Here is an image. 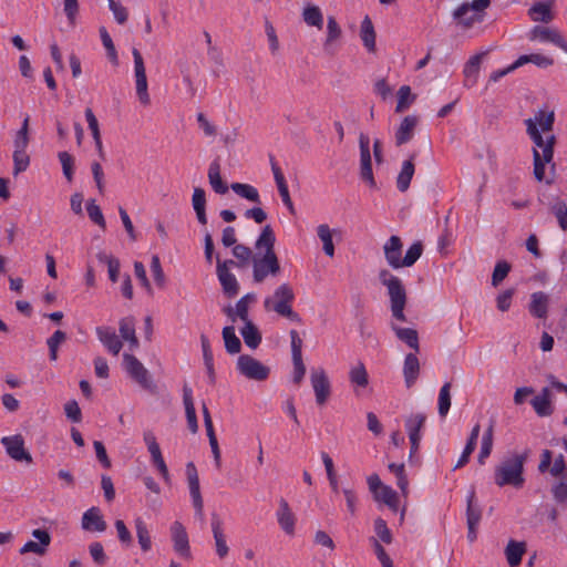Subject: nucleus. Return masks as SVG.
<instances>
[{
  "instance_id": "obj_17",
  "label": "nucleus",
  "mask_w": 567,
  "mask_h": 567,
  "mask_svg": "<svg viewBox=\"0 0 567 567\" xmlns=\"http://www.w3.org/2000/svg\"><path fill=\"white\" fill-rule=\"evenodd\" d=\"M32 536L38 539V542L29 540L19 550L21 555L33 553L39 556H43L48 551V547L51 544V535L45 529H34L32 530Z\"/></svg>"
},
{
  "instance_id": "obj_27",
  "label": "nucleus",
  "mask_w": 567,
  "mask_h": 567,
  "mask_svg": "<svg viewBox=\"0 0 567 567\" xmlns=\"http://www.w3.org/2000/svg\"><path fill=\"white\" fill-rule=\"evenodd\" d=\"M183 402L185 405V413L189 431L195 434L198 432V422L196 416V410L192 396V390L187 385L183 388Z\"/></svg>"
},
{
  "instance_id": "obj_8",
  "label": "nucleus",
  "mask_w": 567,
  "mask_h": 567,
  "mask_svg": "<svg viewBox=\"0 0 567 567\" xmlns=\"http://www.w3.org/2000/svg\"><path fill=\"white\" fill-rule=\"evenodd\" d=\"M123 363L126 372L136 383L151 393H156L157 388L148 370L136 357L130 353H124Z\"/></svg>"
},
{
  "instance_id": "obj_36",
  "label": "nucleus",
  "mask_w": 567,
  "mask_h": 567,
  "mask_svg": "<svg viewBox=\"0 0 567 567\" xmlns=\"http://www.w3.org/2000/svg\"><path fill=\"white\" fill-rule=\"evenodd\" d=\"M223 291L227 297H235L239 291V284L231 271L216 270Z\"/></svg>"
},
{
  "instance_id": "obj_18",
  "label": "nucleus",
  "mask_w": 567,
  "mask_h": 567,
  "mask_svg": "<svg viewBox=\"0 0 567 567\" xmlns=\"http://www.w3.org/2000/svg\"><path fill=\"white\" fill-rule=\"evenodd\" d=\"M173 546L176 553L185 558L190 557L188 535L181 522H174L171 526Z\"/></svg>"
},
{
  "instance_id": "obj_31",
  "label": "nucleus",
  "mask_w": 567,
  "mask_h": 567,
  "mask_svg": "<svg viewBox=\"0 0 567 567\" xmlns=\"http://www.w3.org/2000/svg\"><path fill=\"white\" fill-rule=\"evenodd\" d=\"M526 553V543L509 540L505 547V556L511 567H516L520 564L524 554Z\"/></svg>"
},
{
  "instance_id": "obj_54",
  "label": "nucleus",
  "mask_w": 567,
  "mask_h": 567,
  "mask_svg": "<svg viewBox=\"0 0 567 567\" xmlns=\"http://www.w3.org/2000/svg\"><path fill=\"white\" fill-rule=\"evenodd\" d=\"M341 28L339 27L334 17H328L327 21V38L324 42V48L328 49L334 41L339 40L341 37Z\"/></svg>"
},
{
  "instance_id": "obj_10",
  "label": "nucleus",
  "mask_w": 567,
  "mask_h": 567,
  "mask_svg": "<svg viewBox=\"0 0 567 567\" xmlns=\"http://www.w3.org/2000/svg\"><path fill=\"white\" fill-rule=\"evenodd\" d=\"M132 55L134 59V76H135V87L138 101L142 105L146 106L151 103V97L148 94V84L146 78V70L144 64V59L141 52L133 48Z\"/></svg>"
},
{
  "instance_id": "obj_16",
  "label": "nucleus",
  "mask_w": 567,
  "mask_h": 567,
  "mask_svg": "<svg viewBox=\"0 0 567 567\" xmlns=\"http://www.w3.org/2000/svg\"><path fill=\"white\" fill-rule=\"evenodd\" d=\"M187 482L193 499V506L196 515L202 518L204 514V501L200 494L199 477L194 463L189 462L186 465Z\"/></svg>"
},
{
  "instance_id": "obj_5",
  "label": "nucleus",
  "mask_w": 567,
  "mask_h": 567,
  "mask_svg": "<svg viewBox=\"0 0 567 567\" xmlns=\"http://www.w3.org/2000/svg\"><path fill=\"white\" fill-rule=\"evenodd\" d=\"M544 140L543 152L533 148V173L537 182H545L547 185H550L554 183L555 163H553V158L556 137L550 134Z\"/></svg>"
},
{
  "instance_id": "obj_3",
  "label": "nucleus",
  "mask_w": 567,
  "mask_h": 567,
  "mask_svg": "<svg viewBox=\"0 0 567 567\" xmlns=\"http://www.w3.org/2000/svg\"><path fill=\"white\" fill-rule=\"evenodd\" d=\"M378 279L386 288L393 319L405 322L404 309L408 303V292L403 281L385 268L379 271Z\"/></svg>"
},
{
  "instance_id": "obj_11",
  "label": "nucleus",
  "mask_w": 567,
  "mask_h": 567,
  "mask_svg": "<svg viewBox=\"0 0 567 567\" xmlns=\"http://www.w3.org/2000/svg\"><path fill=\"white\" fill-rule=\"evenodd\" d=\"M210 530L214 539L215 553L219 559H225L230 550L227 544L228 536L221 517L216 513H213L210 517Z\"/></svg>"
},
{
  "instance_id": "obj_47",
  "label": "nucleus",
  "mask_w": 567,
  "mask_h": 567,
  "mask_svg": "<svg viewBox=\"0 0 567 567\" xmlns=\"http://www.w3.org/2000/svg\"><path fill=\"white\" fill-rule=\"evenodd\" d=\"M230 188L240 197L246 198L252 203L260 204V196L258 190L249 185L243 183H233Z\"/></svg>"
},
{
  "instance_id": "obj_41",
  "label": "nucleus",
  "mask_w": 567,
  "mask_h": 567,
  "mask_svg": "<svg viewBox=\"0 0 567 567\" xmlns=\"http://www.w3.org/2000/svg\"><path fill=\"white\" fill-rule=\"evenodd\" d=\"M494 421H491L488 427L483 434L481 450L477 457L480 464H485V460L491 455L493 450Z\"/></svg>"
},
{
  "instance_id": "obj_48",
  "label": "nucleus",
  "mask_w": 567,
  "mask_h": 567,
  "mask_svg": "<svg viewBox=\"0 0 567 567\" xmlns=\"http://www.w3.org/2000/svg\"><path fill=\"white\" fill-rule=\"evenodd\" d=\"M302 18L305 22L310 27H316L319 30L322 29L323 24V16L319 7L317 6H307L303 9Z\"/></svg>"
},
{
  "instance_id": "obj_62",
  "label": "nucleus",
  "mask_w": 567,
  "mask_h": 567,
  "mask_svg": "<svg viewBox=\"0 0 567 567\" xmlns=\"http://www.w3.org/2000/svg\"><path fill=\"white\" fill-rule=\"evenodd\" d=\"M549 474L554 478L567 476V464L565 462V457L563 454H559L554 460V462L551 463V466L549 468Z\"/></svg>"
},
{
  "instance_id": "obj_45",
  "label": "nucleus",
  "mask_w": 567,
  "mask_h": 567,
  "mask_svg": "<svg viewBox=\"0 0 567 567\" xmlns=\"http://www.w3.org/2000/svg\"><path fill=\"white\" fill-rule=\"evenodd\" d=\"M482 517L480 506L475 503V492L472 491L467 496L466 520L467 527L477 526Z\"/></svg>"
},
{
  "instance_id": "obj_20",
  "label": "nucleus",
  "mask_w": 567,
  "mask_h": 567,
  "mask_svg": "<svg viewBox=\"0 0 567 567\" xmlns=\"http://www.w3.org/2000/svg\"><path fill=\"white\" fill-rule=\"evenodd\" d=\"M419 116L406 115L401 121L398 130L395 131V145L401 146L406 144L413 138L414 130L419 124Z\"/></svg>"
},
{
  "instance_id": "obj_61",
  "label": "nucleus",
  "mask_w": 567,
  "mask_h": 567,
  "mask_svg": "<svg viewBox=\"0 0 567 567\" xmlns=\"http://www.w3.org/2000/svg\"><path fill=\"white\" fill-rule=\"evenodd\" d=\"M378 501L384 502L390 508L395 511L398 508V495L395 491H393L391 487L384 485L379 491V498Z\"/></svg>"
},
{
  "instance_id": "obj_51",
  "label": "nucleus",
  "mask_w": 567,
  "mask_h": 567,
  "mask_svg": "<svg viewBox=\"0 0 567 567\" xmlns=\"http://www.w3.org/2000/svg\"><path fill=\"white\" fill-rule=\"evenodd\" d=\"M423 245L421 241L412 244L405 252V256L401 259V268L413 266L419 258L422 256Z\"/></svg>"
},
{
  "instance_id": "obj_14",
  "label": "nucleus",
  "mask_w": 567,
  "mask_h": 567,
  "mask_svg": "<svg viewBox=\"0 0 567 567\" xmlns=\"http://www.w3.org/2000/svg\"><path fill=\"white\" fill-rule=\"evenodd\" d=\"M359 147H360V176L371 187L375 186V181L372 172L371 153H370V140L364 133L359 135Z\"/></svg>"
},
{
  "instance_id": "obj_2",
  "label": "nucleus",
  "mask_w": 567,
  "mask_h": 567,
  "mask_svg": "<svg viewBox=\"0 0 567 567\" xmlns=\"http://www.w3.org/2000/svg\"><path fill=\"white\" fill-rule=\"evenodd\" d=\"M528 456V450L506 454L494 468V483L498 487L522 488L525 484L524 467Z\"/></svg>"
},
{
  "instance_id": "obj_7",
  "label": "nucleus",
  "mask_w": 567,
  "mask_h": 567,
  "mask_svg": "<svg viewBox=\"0 0 567 567\" xmlns=\"http://www.w3.org/2000/svg\"><path fill=\"white\" fill-rule=\"evenodd\" d=\"M554 120H555L554 112L553 111L546 112L544 110H538L535 113L534 117H529V118L525 120L527 134L529 135V137L532 138L534 144L536 145L535 148L539 150L540 152H543V147L545 145L544 144L545 140L542 136V134L538 130V126L540 127V130L544 133L549 132L553 130Z\"/></svg>"
},
{
  "instance_id": "obj_58",
  "label": "nucleus",
  "mask_w": 567,
  "mask_h": 567,
  "mask_svg": "<svg viewBox=\"0 0 567 567\" xmlns=\"http://www.w3.org/2000/svg\"><path fill=\"white\" fill-rule=\"evenodd\" d=\"M550 212L556 216L561 230H567V205L563 200H558L550 206Z\"/></svg>"
},
{
  "instance_id": "obj_21",
  "label": "nucleus",
  "mask_w": 567,
  "mask_h": 567,
  "mask_svg": "<svg viewBox=\"0 0 567 567\" xmlns=\"http://www.w3.org/2000/svg\"><path fill=\"white\" fill-rule=\"evenodd\" d=\"M95 333L100 342L114 355H117L123 347V342L112 328L97 327Z\"/></svg>"
},
{
  "instance_id": "obj_49",
  "label": "nucleus",
  "mask_w": 567,
  "mask_h": 567,
  "mask_svg": "<svg viewBox=\"0 0 567 567\" xmlns=\"http://www.w3.org/2000/svg\"><path fill=\"white\" fill-rule=\"evenodd\" d=\"M231 252L238 260V268H246L250 262L252 264V258H255L252 250L243 244H236Z\"/></svg>"
},
{
  "instance_id": "obj_35",
  "label": "nucleus",
  "mask_w": 567,
  "mask_h": 567,
  "mask_svg": "<svg viewBox=\"0 0 567 567\" xmlns=\"http://www.w3.org/2000/svg\"><path fill=\"white\" fill-rule=\"evenodd\" d=\"M414 158L415 154H412L408 161L403 162L402 169L396 177V186L400 192H406L410 187L411 179L414 175Z\"/></svg>"
},
{
  "instance_id": "obj_56",
  "label": "nucleus",
  "mask_w": 567,
  "mask_h": 567,
  "mask_svg": "<svg viewBox=\"0 0 567 567\" xmlns=\"http://www.w3.org/2000/svg\"><path fill=\"white\" fill-rule=\"evenodd\" d=\"M530 404L534 408V410L538 416H549L554 413L551 400H546V399H542L539 396H535L530 401Z\"/></svg>"
},
{
  "instance_id": "obj_50",
  "label": "nucleus",
  "mask_w": 567,
  "mask_h": 567,
  "mask_svg": "<svg viewBox=\"0 0 567 567\" xmlns=\"http://www.w3.org/2000/svg\"><path fill=\"white\" fill-rule=\"evenodd\" d=\"M147 450L151 454L154 465L157 467V470L161 473V475L163 476V478L165 481H168L169 480L168 468L163 458L158 443L156 445H152V446L147 447Z\"/></svg>"
},
{
  "instance_id": "obj_1",
  "label": "nucleus",
  "mask_w": 567,
  "mask_h": 567,
  "mask_svg": "<svg viewBox=\"0 0 567 567\" xmlns=\"http://www.w3.org/2000/svg\"><path fill=\"white\" fill-rule=\"evenodd\" d=\"M276 237L270 225H266L256 240L255 247L259 251L252 258V278L257 284L267 277H277L281 272L278 256L275 252Z\"/></svg>"
},
{
  "instance_id": "obj_40",
  "label": "nucleus",
  "mask_w": 567,
  "mask_h": 567,
  "mask_svg": "<svg viewBox=\"0 0 567 567\" xmlns=\"http://www.w3.org/2000/svg\"><path fill=\"white\" fill-rule=\"evenodd\" d=\"M118 330H120L121 338L123 340L127 341L131 344V347H133V348L138 347V340L135 334L134 318H132V317L123 318L120 321Z\"/></svg>"
},
{
  "instance_id": "obj_32",
  "label": "nucleus",
  "mask_w": 567,
  "mask_h": 567,
  "mask_svg": "<svg viewBox=\"0 0 567 567\" xmlns=\"http://www.w3.org/2000/svg\"><path fill=\"white\" fill-rule=\"evenodd\" d=\"M425 422L426 415L422 412L412 413L405 419V429L408 431L410 441L421 439L420 431L424 426Z\"/></svg>"
},
{
  "instance_id": "obj_30",
  "label": "nucleus",
  "mask_w": 567,
  "mask_h": 567,
  "mask_svg": "<svg viewBox=\"0 0 567 567\" xmlns=\"http://www.w3.org/2000/svg\"><path fill=\"white\" fill-rule=\"evenodd\" d=\"M375 38L377 34L373 23L371 19L368 16H365L360 27V39L363 45L367 48V50L371 53H374L377 51Z\"/></svg>"
},
{
  "instance_id": "obj_53",
  "label": "nucleus",
  "mask_w": 567,
  "mask_h": 567,
  "mask_svg": "<svg viewBox=\"0 0 567 567\" xmlns=\"http://www.w3.org/2000/svg\"><path fill=\"white\" fill-rule=\"evenodd\" d=\"M30 164V157L25 152V148H14L13 152V175L17 176L21 172H24Z\"/></svg>"
},
{
  "instance_id": "obj_39",
  "label": "nucleus",
  "mask_w": 567,
  "mask_h": 567,
  "mask_svg": "<svg viewBox=\"0 0 567 567\" xmlns=\"http://www.w3.org/2000/svg\"><path fill=\"white\" fill-rule=\"evenodd\" d=\"M240 333L246 346L250 349H256L261 342V333L252 321L245 322Z\"/></svg>"
},
{
  "instance_id": "obj_44",
  "label": "nucleus",
  "mask_w": 567,
  "mask_h": 567,
  "mask_svg": "<svg viewBox=\"0 0 567 567\" xmlns=\"http://www.w3.org/2000/svg\"><path fill=\"white\" fill-rule=\"evenodd\" d=\"M223 339L226 351L230 354L239 353L241 349V342L235 333L234 326H227L223 329Z\"/></svg>"
},
{
  "instance_id": "obj_43",
  "label": "nucleus",
  "mask_w": 567,
  "mask_h": 567,
  "mask_svg": "<svg viewBox=\"0 0 567 567\" xmlns=\"http://www.w3.org/2000/svg\"><path fill=\"white\" fill-rule=\"evenodd\" d=\"M208 181L213 189L217 194H226L228 192V186L223 182L220 176V166L217 162H213L208 169Z\"/></svg>"
},
{
  "instance_id": "obj_42",
  "label": "nucleus",
  "mask_w": 567,
  "mask_h": 567,
  "mask_svg": "<svg viewBox=\"0 0 567 567\" xmlns=\"http://www.w3.org/2000/svg\"><path fill=\"white\" fill-rule=\"evenodd\" d=\"M396 97L395 113L405 112L416 101V95L409 85H402L396 92Z\"/></svg>"
},
{
  "instance_id": "obj_15",
  "label": "nucleus",
  "mask_w": 567,
  "mask_h": 567,
  "mask_svg": "<svg viewBox=\"0 0 567 567\" xmlns=\"http://www.w3.org/2000/svg\"><path fill=\"white\" fill-rule=\"evenodd\" d=\"M530 41H539L544 43H553L567 53V41L563 34L555 28L536 25L529 32Z\"/></svg>"
},
{
  "instance_id": "obj_34",
  "label": "nucleus",
  "mask_w": 567,
  "mask_h": 567,
  "mask_svg": "<svg viewBox=\"0 0 567 567\" xmlns=\"http://www.w3.org/2000/svg\"><path fill=\"white\" fill-rule=\"evenodd\" d=\"M193 208L196 213V217L199 224H207L206 216V194L200 187H195L192 196Z\"/></svg>"
},
{
  "instance_id": "obj_28",
  "label": "nucleus",
  "mask_w": 567,
  "mask_h": 567,
  "mask_svg": "<svg viewBox=\"0 0 567 567\" xmlns=\"http://www.w3.org/2000/svg\"><path fill=\"white\" fill-rule=\"evenodd\" d=\"M420 374V361L414 353L405 355L403 364V375L406 388H411L417 380Z\"/></svg>"
},
{
  "instance_id": "obj_52",
  "label": "nucleus",
  "mask_w": 567,
  "mask_h": 567,
  "mask_svg": "<svg viewBox=\"0 0 567 567\" xmlns=\"http://www.w3.org/2000/svg\"><path fill=\"white\" fill-rule=\"evenodd\" d=\"M451 383L446 382L440 390L439 393V414L444 417L451 408Z\"/></svg>"
},
{
  "instance_id": "obj_24",
  "label": "nucleus",
  "mask_w": 567,
  "mask_h": 567,
  "mask_svg": "<svg viewBox=\"0 0 567 567\" xmlns=\"http://www.w3.org/2000/svg\"><path fill=\"white\" fill-rule=\"evenodd\" d=\"M277 520L282 530L292 536L295 534V523L296 518L293 513L291 512L288 503L285 499H281L279 503V509L277 512Z\"/></svg>"
},
{
  "instance_id": "obj_38",
  "label": "nucleus",
  "mask_w": 567,
  "mask_h": 567,
  "mask_svg": "<svg viewBox=\"0 0 567 567\" xmlns=\"http://www.w3.org/2000/svg\"><path fill=\"white\" fill-rule=\"evenodd\" d=\"M551 6L553 1L544 2L539 1L536 2L530 9H529V16L534 21H540L544 23H548L554 19V16L551 13Z\"/></svg>"
},
{
  "instance_id": "obj_4",
  "label": "nucleus",
  "mask_w": 567,
  "mask_h": 567,
  "mask_svg": "<svg viewBox=\"0 0 567 567\" xmlns=\"http://www.w3.org/2000/svg\"><path fill=\"white\" fill-rule=\"evenodd\" d=\"M295 292L288 282H282L276 287L272 295L264 299V309L266 311L276 312L278 316L287 318L291 321H300L299 315L293 311L292 302Z\"/></svg>"
},
{
  "instance_id": "obj_19",
  "label": "nucleus",
  "mask_w": 567,
  "mask_h": 567,
  "mask_svg": "<svg viewBox=\"0 0 567 567\" xmlns=\"http://www.w3.org/2000/svg\"><path fill=\"white\" fill-rule=\"evenodd\" d=\"M403 243L399 236H391L383 245L384 258L393 269L401 268Z\"/></svg>"
},
{
  "instance_id": "obj_59",
  "label": "nucleus",
  "mask_w": 567,
  "mask_h": 567,
  "mask_svg": "<svg viewBox=\"0 0 567 567\" xmlns=\"http://www.w3.org/2000/svg\"><path fill=\"white\" fill-rule=\"evenodd\" d=\"M86 210L90 219L100 226L102 229H105L106 223L103 216V213L99 205L95 204V200L92 199L87 202Z\"/></svg>"
},
{
  "instance_id": "obj_9",
  "label": "nucleus",
  "mask_w": 567,
  "mask_h": 567,
  "mask_svg": "<svg viewBox=\"0 0 567 567\" xmlns=\"http://www.w3.org/2000/svg\"><path fill=\"white\" fill-rule=\"evenodd\" d=\"M237 370L241 375L254 381H264L269 377L270 368L249 354L237 359Z\"/></svg>"
},
{
  "instance_id": "obj_33",
  "label": "nucleus",
  "mask_w": 567,
  "mask_h": 567,
  "mask_svg": "<svg viewBox=\"0 0 567 567\" xmlns=\"http://www.w3.org/2000/svg\"><path fill=\"white\" fill-rule=\"evenodd\" d=\"M550 494L555 503L561 508L567 507V476L556 477L550 484Z\"/></svg>"
},
{
  "instance_id": "obj_55",
  "label": "nucleus",
  "mask_w": 567,
  "mask_h": 567,
  "mask_svg": "<svg viewBox=\"0 0 567 567\" xmlns=\"http://www.w3.org/2000/svg\"><path fill=\"white\" fill-rule=\"evenodd\" d=\"M66 340V333L62 330H56L47 341L50 350V359L55 361L58 359V348Z\"/></svg>"
},
{
  "instance_id": "obj_13",
  "label": "nucleus",
  "mask_w": 567,
  "mask_h": 567,
  "mask_svg": "<svg viewBox=\"0 0 567 567\" xmlns=\"http://www.w3.org/2000/svg\"><path fill=\"white\" fill-rule=\"evenodd\" d=\"M310 382L315 392L316 402L319 405L326 404L330 394L331 386L328 375L323 368L311 369Z\"/></svg>"
},
{
  "instance_id": "obj_46",
  "label": "nucleus",
  "mask_w": 567,
  "mask_h": 567,
  "mask_svg": "<svg viewBox=\"0 0 567 567\" xmlns=\"http://www.w3.org/2000/svg\"><path fill=\"white\" fill-rule=\"evenodd\" d=\"M317 235L322 241L323 251L327 256H334V245L332 241V230L327 224H321L317 227Z\"/></svg>"
},
{
  "instance_id": "obj_29",
  "label": "nucleus",
  "mask_w": 567,
  "mask_h": 567,
  "mask_svg": "<svg viewBox=\"0 0 567 567\" xmlns=\"http://www.w3.org/2000/svg\"><path fill=\"white\" fill-rule=\"evenodd\" d=\"M391 329L400 341L404 342L415 352L420 351L419 333L415 329L402 328L393 322L391 323Z\"/></svg>"
},
{
  "instance_id": "obj_6",
  "label": "nucleus",
  "mask_w": 567,
  "mask_h": 567,
  "mask_svg": "<svg viewBox=\"0 0 567 567\" xmlns=\"http://www.w3.org/2000/svg\"><path fill=\"white\" fill-rule=\"evenodd\" d=\"M491 0H473L465 2L453 11V18L458 21V24L464 29H470L476 22H482L484 11L489 7Z\"/></svg>"
},
{
  "instance_id": "obj_12",
  "label": "nucleus",
  "mask_w": 567,
  "mask_h": 567,
  "mask_svg": "<svg viewBox=\"0 0 567 567\" xmlns=\"http://www.w3.org/2000/svg\"><path fill=\"white\" fill-rule=\"evenodd\" d=\"M1 444L4 446L7 454L16 462H33L32 455L24 447V439L21 434L12 436H3Z\"/></svg>"
},
{
  "instance_id": "obj_22",
  "label": "nucleus",
  "mask_w": 567,
  "mask_h": 567,
  "mask_svg": "<svg viewBox=\"0 0 567 567\" xmlns=\"http://www.w3.org/2000/svg\"><path fill=\"white\" fill-rule=\"evenodd\" d=\"M82 528L89 532H104L106 523L97 507H91L82 516Z\"/></svg>"
},
{
  "instance_id": "obj_25",
  "label": "nucleus",
  "mask_w": 567,
  "mask_h": 567,
  "mask_svg": "<svg viewBox=\"0 0 567 567\" xmlns=\"http://www.w3.org/2000/svg\"><path fill=\"white\" fill-rule=\"evenodd\" d=\"M349 381L353 385L355 393L358 389H364L369 385V374L362 361H357L349 370Z\"/></svg>"
},
{
  "instance_id": "obj_37",
  "label": "nucleus",
  "mask_w": 567,
  "mask_h": 567,
  "mask_svg": "<svg viewBox=\"0 0 567 567\" xmlns=\"http://www.w3.org/2000/svg\"><path fill=\"white\" fill-rule=\"evenodd\" d=\"M134 528L142 551H150L152 548V539L145 520L142 517L135 518Z\"/></svg>"
},
{
  "instance_id": "obj_26",
  "label": "nucleus",
  "mask_w": 567,
  "mask_h": 567,
  "mask_svg": "<svg viewBox=\"0 0 567 567\" xmlns=\"http://www.w3.org/2000/svg\"><path fill=\"white\" fill-rule=\"evenodd\" d=\"M548 296L543 291L532 293L530 302L528 306L532 316L540 319H545L548 313Z\"/></svg>"
},
{
  "instance_id": "obj_63",
  "label": "nucleus",
  "mask_w": 567,
  "mask_h": 567,
  "mask_svg": "<svg viewBox=\"0 0 567 567\" xmlns=\"http://www.w3.org/2000/svg\"><path fill=\"white\" fill-rule=\"evenodd\" d=\"M58 156L62 165L63 175L71 182L73 178V157L68 152H60Z\"/></svg>"
},
{
  "instance_id": "obj_64",
  "label": "nucleus",
  "mask_w": 567,
  "mask_h": 567,
  "mask_svg": "<svg viewBox=\"0 0 567 567\" xmlns=\"http://www.w3.org/2000/svg\"><path fill=\"white\" fill-rule=\"evenodd\" d=\"M151 269L154 276V280L157 284L158 287L163 288L165 286V274L163 271V268L161 266L159 257L157 255H154L152 257L151 262Z\"/></svg>"
},
{
  "instance_id": "obj_57",
  "label": "nucleus",
  "mask_w": 567,
  "mask_h": 567,
  "mask_svg": "<svg viewBox=\"0 0 567 567\" xmlns=\"http://www.w3.org/2000/svg\"><path fill=\"white\" fill-rule=\"evenodd\" d=\"M100 35H101L102 43H103L104 48L107 51V55H109L110 61L114 65H117L118 64V59H117V53H116L114 43H113L109 32L106 31V29L104 27L100 28Z\"/></svg>"
},
{
  "instance_id": "obj_23",
  "label": "nucleus",
  "mask_w": 567,
  "mask_h": 567,
  "mask_svg": "<svg viewBox=\"0 0 567 567\" xmlns=\"http://www.w3.org/2000/svg\"><path fill=\"white\" fill-rule=\"evenodd\" d=\"M487 55V51L480 52L473 55L464 65L463 74L465 76V85L472 86L477 82L481 64L484 58Z\"/></svg>"
},
{
  "instance_id": "obj_60",
  "label": "nucleus",
  "mask_w": 567,
  "mask_h": 567,
  "mask_svg": "<svg viewBox=\"0 0 567 567\" xmlns=\"http://www.w3.org/2000/svg\"><path fill=\"white\" fill-rule=\"evenodd\" d=\"M511 271V265L507 261H498L492 275V285L497 287Z\"/></svg>"
}]
</instances>
